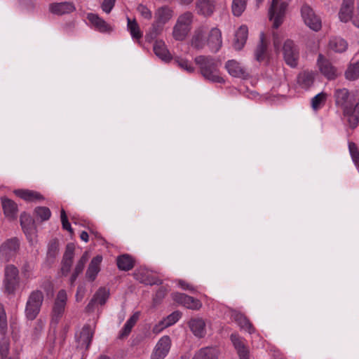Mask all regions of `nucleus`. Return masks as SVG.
<instances>
[{
  "label": "nucleus",
  "instance_id": "nucleus-54",
  "mask_svg": "<svg viewBox=\"0 0 359 359\" xmlns=\"http://www.w3.org/2000/svg\"><path fill=\"white\" fill-rule=\"evenodd\" d=\"M60 217L63 229L72 232V229L70 223L68 222L66 212L63 209L61 210Z\"/></svg>",
  "mask_w": 359,
  "mask_h": 359
},
{
  "label": "nucleus",
  "instance_id": "nucleus-53",
  "mask_svg": "<svg viewBox=\"0 0 359 359\" xmlns=\"http://www.w3.org/2000/svg\"><path fill=\"white\" fill-rule=\"evenodd\" d=\"M116 0H104L102 4V9L106 13H109L114 6Z\"/></svg>",
  "mask_w": 359,
  "mask_h": 359
},
{
  "label": "nucleus",
  "instance_id": "nucleus-3",
  "mask_svg": "<svg viewBox=\"0 0 359 359\" xmlns=\"http://www.w3.org/2000/svg\"><path fill=\"white\" fill-rule=\"evenodd\" d=\"M43 293L39 290L29 294L25 306V313L28 320H34L40 312L43 302Z\"/></svg>",
  "mask_w": 359,
  "mask_h": 359
},
{
  "label": "nucleus",
  "instance_id": "nucleus-1",
  "mask_svg": "<svg viewBox=\"0 0 359 359\" xmlns=\"http://www.w3.org/2000/svg\"><path fill=\"white\" fill-rule=\"evenodd\" d=\"M195 62L199 66L203 76L213 83H222L224 79L219 75V62L211 56L199 55L195 58Z\"/></svg>",
  "mask_w": 359,
  "mask_h": 359
},
{
  "label": "nucleus",
  "instance_id": "nucleus-35",
  "mask_svg": "<svg viewBox=\"0 0 359 359\" xmlns=\"http://www.w3.org/2000/svg\"><path fill=\"white\" fill-rule=\"evenodd\" d=\"M347 47V42L340 37H333L330 40L329 48L334 52L342 53Z\"/></svg>",
  "mask_w": 359,
  "mask_h": 359
},
{
  "label": "nucleus",
  "instance_id": "nucleus-48",
  "mask_svg": "<svg viewBox=\"0 0 359 359\" xmlns=\"http://www.w3.org/2000/svg\"><path fill=\"white\" fill-rule=\"evenodd\" d=\"M348 150L353 162L359 169V150L356 144L353 142H348Z\"/></svg>",
  "mask_w": 359,
  "mask_h": 359
},
{
  "label": "nucleus",
  "instance_id": "nucleus-4",
  "mask_svg": "<svg viewBox=\"0 0 359 359\" xmlns=\"http://www.w3.org/2000/svg\"><path fill=\"white\" fill-rule=\"evenodd\" d=\"M193 14L186 12L180 15L173 28L172 35L175 40L183 41L191 29Z\"/></svg>",
  "mask_w": 359,
  "mask_h": 359
},
{
  "label": "nucleus",
  "instance_id": "nucleus-24",
  "mask_svg": "<svg viewBox=\"0 0 359 359\" xmlns=\"http://www.w3.org/2000/svg\"><path fill=\"white\" fill-rule=\"evenodd\" d=\"M354 0H343L339 12V18L341 22H347L353 18Z\"/></svg>",
  "mask_w": 359,
  "mask_h": 359
},
{
  "label": "nucleus",
  "instance_id": "nucleus-16",
  "mask_svg": "<svg viewBox=\"0 0 359 359\" xmlns=\"http://www.w3.org/2000/svg\"><path fill=\"white\" fill-rule=\"evenodd\" d=\"M255 57L259 62H268L269 60L268 42L266 40L264 33H261L260 34V41L255 49Z\"/></svg>",
  "mask_w": 359,
  "mask_h": 359
},
{
  "label": "nucleus",
  "instance_id": "nucleus-47",
  "mask_svg": "<svg viewBox=\"0 0 359 359\" xmlns=\"http://www.w3.org/2000/svg\"><path fill=\"white\" fill-rule=\"evenodd\" d=\"M8 329L7 317L4 306L0 304V334H6Z\"/></svg>",
  "mask_w": 359,
  "mask_h": 359
},
{
  "label": "nucleus",
  "instance_id": "nucleus-22",
  "mask_svg": "<svg viewBox=\"0 0 359 359\" xmlns=\"http://www.w3.org/2000/svg\"><path fill=\"white\" fill-rule=\"evenodd\" d=\"M102 261V257L101 255H97L92 259L86 273V277L88 280L93 281L95 280L100 271Z\"/></svg>",
  "mask_w": 359,
  "mask_h": 359
},
{
  "label": "nucleus",
  "instance_id": "nucleus-9",
  "mask_svg": "<svg viewBox=\"0 0 359 359\" xmlns=\"http://www.w3.org/2000/svg\"><path fill=\"white\" fill-rule=\"evenodd\" d=\"M283 51L286 64L292 67H296L299 59V50L294 42L290 39L285 41Z\"/></svg>",
  "mask_w": 359,
  "mask_h": 359
},
{
  "label": "nucleus",
  "instance_id": "nucleus-12",
  "mask_svg": "<svg viewBox=\"0 0 359 359\" xmlns=\"http://www.w3.org/2000/svg\"><path fill=\"white\" fill-rule=\"evenodd\" d=\"M172 299L177 303L189 309L198 310L202 306V304L200 300L183 293H173Z\"/></svg>",
  "mask_w": 359,
  "mask_h": 359
},
{
  "label": "nucleus",
  "instance_id": "nucleus-43",
  "mask_svg": "<svg viewBox=\"0 0 359 359\" xmlns=\"http://www.w3.org/2000/svg\"><path fill=\"white\" fill-rule=\"evenodd\" d=\"M175 62L182 70L187 73H192L195 70L193 63L187 59L177 57L175 58Z\"/></svg>",
  "mask_w": 359,
  "mask_h": 359
},
{
  "label": "nucleus",
  "instance_id": "nucleus-19",
  "mask_svg": "<svg viewBox=\"0 0 359 359\" xmlns=\"http://www.w3.org/2000/svg\"><path fill=\"white\" fill-rule=\"evenodd\" d=\"M50 11L57 15L69 14L75 11V6L71 2L53 3L49 6Z\"/></svg>",
  "mask_w": 359,
  "mask_h": 359
},
{
  "label": "nucleus",
  "instance_id": "nucleus-44",
  "mask_svg": "<svg viewBox=\"0 0 359 359\" xmlns=\"http://www.w3.org/2000/svg\"><path fill=\"white\" fill-rule=\"evenodd\" d=\"M245 92V96L250 98V99H255V100H259L262 97H264L266 100H270L271 102H276L278 101V99L276 98V95H271L270 91H268L265 93L264 95H260L258 91H244Z\"/></svg>",
  "mask_w": 359,
  "mask_h": 359
},
{
  "label": "nucleus",
  "instance_id": "nucleus-40",
  "mask_svg": "<svg viewBox=\"0 0 359 359\" xmlns=\"http://www.w3.org/2000/svg\"><path fill=\"white\" fill-rule=\"evenodd\" d=\"M327 96V94L324 91H321L314 96L311 100L312 109L314 111H318L321 109L325 105Z\"/></svg>",
  "mask_w": 359,
  "mask_h": 359
},
{
  "label": "nucleus",
  "instance_id": "nucleus-36",
  "mask_svg": "<svg viewBox=\"0 0 359 359\" xmlns=\"http://www.w3.org/2000/svg\"><path fill=\"white\" fill-rule=\"evenodd\" d=\"M118 268L123 271H129L133 267L134 262L128 255H123L117 258Z\"/></svg>",
  "mask_w": 359,
  "mask_h": 359
},
{
  "label": "nucleus",
  "instance_id": "nucleus-37",
  "mask_svg": "<svg viewBox=\"0 0 359 359\" xmlns=\"http://www.w3.org/2000/svg\"><path fill=\"white\" fill-rule=\"evenodd\" d=\"M314 80V74L310 72H304L299 74L297 82L302 88H309Z\"/></svg>",
  "mask_w": 359,
  "mask_h": 359
},
{
  "label": "nucleus",
  "instance_id": "nucleus-55",
  "mask_svg": "<svg viewBox=\"0 0 359 359\" xmlns=\"http://www.w3.org/2000/svg\"><path fill=\"white\" fill-rule=\"evenodd\" d=\"M140 316V313L139 311L135 312L130 318L126 321V325H127L130 328H133V326L135 325L137 321L138 320Z\"/></svg>",
  "mask_w": 359,
  "mask_h": 359
},
{
  "label": "nucleus",
  "instance_id": "nucleus-23",
  "mask_svg": "<svg viewBox=\"0 0 359 359\" xmlns=\"http://www.w3.org/2000/svg\"><path fill=\"white\" fill-rule=\"evenodd\" d=\"M87 18L96 30L100 32H109L111 31V26L98 15L88 13Z\"/></svg>",
  "mask_w": 359,
  "mask_h": 359
},
{
  "label": "nucleus",
  "instance_id": "nucleus-34",
  "mask_svg": "<svg viewBox=\"0 0 359 359\" xmlns=\"http://www.w3.org/2000/svg\"><path fill=\"white\" fill-rule=\"evenodd\" d=\"M89 255L88 252H85L80 259L76 263L74 272L70 278V283L73 285L76 280L78 276L81 274L84 269L85 264L88 259Z\"/></svg>",
  "mask_w": 359,
  "mask_h": 359
},
{
  "label": "nucleus",
  "instance_id": "nucleus-42",
  "mask_svg": "<svg viewBox=\"0 0 359 359\" xmlns=\"http://www.w3.org/2000/svg\"><path fill=\"white\" fill-rule=\"evenodd\" d=\"M127 27L133 39L139 40L142 37L143 34L141 32L140 27L135 20H131L130 19L128 18Z\"/></svg>",
  "mask_w": 359,
  "mask_h": 359
},
{
  "label": "nucleus",
  "instance_id": "nucleus-38",
  "mask_svg": "<svg viewBox=\"0 0 359 359\" xmlns=\"http://www.w3.org/2000/svg\"><path fill=\"white\" fill-rule=\"evenodd\" d=\"M233 320L238 323L241 329L248 331L249 333L254 332V329L249 320L241 313H234L233 315Z\"/></svg>",
  "mask_w": 359,
  "mask_h": 359
},
{
  "label": "nucleus",
  "instance_id": "nucleus-50",
  "mask_svg": "<svg viewBox=\"0 0 359 359\" xmlns=\"http://www.w3.org/2000/svg\"><path fill=\"white\" fill-rule=\"evenodd\" d=\"M181 313L179 311H174L165 318L163 320V322L166 323L168 327L171 326L176 323L181 318Z\"/></svg>",
  "mask_w": 359,
  "mask_h": 359
},
{
  "label": "nucleus",
  "instance_id": "nucleus-18",
  "mask_svg": "<svg viewBox=\"0 0 359 359\" xmlns=\"http://www.w3.org/2000/svg\"><path fill=\"white\" fill-rule=\"evenodd\" d=\"M318 64L321 73L328 79H334L337 76V69L321 54L318 55Z\"/></svg>",
  "mask_w": 359,
  "mask_h": 359
},
{
  "label": "nucleus",
  "instance_id": "nucleus-5",
  "mask_svg": "<svg viewBox=\"0 0 359 359\" xmlns=\"http://www.w3.org/2000/svg\"><path fill=\"white\" fill-rule=\"evenodd\" d=\"M67 294L65 290H60L54 300L51 311V324L57 325L65 312Z\"/></svg>",
  "mask_w": 359,
  "mask_h": 359
},
{
  "label": "nucleus",
  "instance_id": "nucleus-46",
  "mask_svg": "<svg viewBox=\"0 0 359 359\" xmlns=\"http://www.w3.org/2000/svg\"><path fill=\"white\" fill-rule=\"evenodd\" d=\"M9 346H10V340L9 338L6 336V334H1V337L0 339V356L2 358H5V357L8 356L9 353Z\"/></svg>",
  "mask_w": 359,
  "mask_h": 359
},
{
  "label": "nucleus",
  "instance_id": "nucleus-39",
  "mask_svg": "<svg viewBox=\"0 0 359 359\" xmlns=\"http://www.w3.org/2000/svg\"><path fill=\"white\" fill-rule=\"evenodd\" d=\"M172 16V11L168 7H161L156 13V20L165 25Z\"/></svg>",
  "mask_w": 359,
  "mask_h": 359
},
{
  "label": "nucleus",
  "instance_id": "nucleus-26",
  "mask_svg": "<svg viewBox=\"0 0 359 359\" xmlns=\"http://www.w3.org/2000/svg\"><path fill=\"white\" fill-rule=\"evenodd\" d=\"M206 30L203 27L197 29L192 36L191 44L196 49H202L206 44Z\"/></svg>",
  "mask_w": 359,
  "mask_h": 359
},
{
  "label": "nucleus",
  "instance_id": "nucleus-31",
  "mask_svg": "<svg viewBox=\"0 0 359 359\" xmlns=\"http://www.w3.org/2000/svg\"><path fill=\"white\" fill-rule=\"evenodd\" d=\"M2 207L6 217L14 219L18 212V205L12 200L7 198H2Z\"/></svg>",
  "mask_w": 359,
  "mask_h": 359
},
{
  "label": "nucleus",
  "instance_id": "nucleus-2",
  "mask_svg": "<svg viewBox=\"0 0 359 359\" xmlns=\"http://www.w3.org/2000/svg\"><path fill=\"white\" fill-rule=\"evenodd\" d=\"M20 279L18 269L13 265L8 264L4 269V276L2 283V289L5 294H15L19 288Z\"/></svg>",
  "mask_w": 359,
  "mask_h": 359
},
{
  "label": "nucleus",
  "instance_id": "nucleus-59",
  "mask_svg": "<svg viewBox=\"0 0 359 359\" xmlns=\"http://www.w3.org/2000/svg\"><path fill=\"white\" fill-rule=\"evenodd\" d=\"M138 10L144 18L150 19L151 18V12L147 7L140 6Z\"/></svg>",
  "mask_w": 359,
  "mask_h": 359
},
{
  "label": "nucleus",
  "instance_id": "nucleus-7",
  "mask_svg": "<svg viewBox=\"0 0 359 359\" xmlns=\"http://www.w3.org/2000/svg\"><path fill=\"white\" fill-rule=\"evenodd\" d=\"M302 18L305 24L315 32L319 31L322 27V20L313 10L308 5H304L301 9Z\"/></svg>",
  "mask_w": 359,
  "mask_h": 359
},
{
  "label": "nucleus",
  "instance_id": "nucleus-60",
  "mask_svg": "<svg viewBox=\"0 0 359 359\" xmlns=\"http://www.w3.org/2000/svg\"><path fill=\"white\" fill-rule=\"evenodd\" d=\"M131 330H132L131 328H130L127 325H124L123 327L119 332L118 337L120 339H123V338L127 337L129 335V334L130 333Z\"/></svg>",
  "mask_w": 359,
  "mask_h": 359
},
{
  "label": "nucleus",
  "instance_id": "nucleus-61",
  "mask_svg": "<svg viewBox=\"0 0 359 359\" xmlns=\"http://www.w3.org/2000/svg\"><path fill=\"white\" fill-rule=\"evenodd\" d=\"M352 20L354 25L359 27V0H357V13L353 15Z\"/></svg>",
  "mask_w": 359,
  "mask_h": 359
},
{
  "label": "nucleus",
  "instance_id": "nucleus-21",
  "mask_svg": "<svg viewBox=\"0 0 359 359\" xmlns=\"http://www.w3.org/2000/svg\"><path fill=\"white\" fill-rule=\"evenodd\" d=\"M74 248L72 245H67L65 252L62 261L61 273L63 276H67L69 273L74 258Z\"/></svg>",
  "mask_w": 359,
  "mask_h": 359
},
{
  "label": "nucleus",
  "instance_id": "nucleus-30",
  "mask_svg": "<svg viewBox=\"0 0 359 359\" xmlns=\"http://www.w3.org/2000/svg\"><path fill=\"white\" fill-rule=\"evenodd\" d=\"M154 51L156 56L165 62L171 60L172 57L166 48L165 43L162 41H156L154 45Z\"/></svg>",
  "mask_w": 359,
  "mask_h": 359
},
{
  "label": "nucleus",
  "instance_id": "nucleus-57",
  "mask_svg": "<svg viewBox=\"0 0 359 359\" xmlns=\"http://www.w3.org/2000/svg\"><path fill=\"white\" fill-rule=\"evenodd\" d=\"M166 327H168L166 323L163 322L162 320L153 327L152 332L154 334H157L162 332Z\"/></svg>",
  "mask_w": 359,
  "mask_h": 359
},
{
  "label": "nucleus",
  "instance_id": "nucleus-64",
  "mask_svg": "<svg viewBox=\"0 0 359 359\" xmlns=\"http://www.w3.org/2000/svg\"><path fill=\"white\" fill-rule=\"evenodd\" d=\"M56 252H57V246H56L55 245H51V246L50 247V248H49V250H48V254L49 255H53V256H54V255H55V254L56 253Z\"/></svg>",
  "mask_w": 359,
  "mask_h": 359
},
{
  "label": "nucleus",
  "instance_id": "nucleus-11",
  "mask_svg": "<svg viewBox=\"0 0 359 359\" xmlns=\"http://www.w3.org/2000/svg\"><path fill=\"white\" fill-rule=\"evenodd\" d=\"M20 224L22 228L27 236V239L32 245L36 242V229L32 218L30 215L22 213L20 215Z\"/></svg>",
  "mask_w": 359,
  "mask_h": 359
},
{
  "label": "nucleus",
  "instance_id": "nucleus-20",
  "mask_svg": "<svg viewBox=\"0 0 359 359\" xmlns=\"http://www.w3.org/2000/svg\"><path fill=\"white\" fill-rule=\"evenodd\" d=\"M231 340L240 359H249V350L245 346L244 340L236 334L231 335Z\"/></svg>",
  "mask_w": 359,
  "mask_h": 359
},
{
  "label": "nucleus",
  "instance_id": "nucleus-32",
  "mask_svg": "<svg viewBox=\"0 0 359 359\" xmlns=\"http://www.w3.org/2000/svg\"><path fill=\"white\" fill-rule=\"evenodd\" d=\"M14 193L18 197L28 202L43 199V197L39 193L28 189H17L14 191Z\"/></svg>",
  "mask_w": 359,
  "mask_h": 359
},
{
  "label": "nucleus",
  "instance_id": "nucleus-14",
  "mask_svg": "<svg viewBox=\"0 0 359 359\" xmlns=\"http://www.w3.org/2000/svg\"><path fill=\"white\" fill-rule=\"evenodd\" d=\"M334 97L337 105L343 107L346 113H348V109L352 107L355 101L349 91H336Z\"/></svg>",
  "mask_w": 359,
  "mask_h": 359
},
{
  "label": "nucleus",
  "instance_id": "nucleus-62",
  "mask_svg": "<svg viewBox=\"0 0 359 359\" xmlns=\"http://www.w3.org/2000/svg\"><path fill=\"white\" fill-rule=\"evenodd\" d=\"M86 289L83 286H79L76 294V301H81L84 295Z\"/></svg>",
  "mask_w": 359,
  "mask_h": 359
},
{
  "label": "nucleus",
  "instance_id": "nucleus-41",
  "mask_svg": "<svg viewBox=\"0 0 359 359\" xmlns=\"http://www.w3.org/2000/svg\"><path fill=\"white\" fill-rule=\"evenodd\" d=\"M345 76L350 81H354L359 78V60L350 63L345 72Z\"/></svg>",
  "mask_w": 359,
  "mask_h": 359
},
{
  "label": "nucleus",
  "instance_id": "nucleus-6",
  "mask_svg": "<svg viewBox=\"0 0 359 359\" xmlns=\"http://www.w3.org/2000/svg\"><path fill=\"white\" fill-rule=\"evenodd\" d=\"M287 3L282 0H272L269 11V20L273 21V27L275 29L279 27L283 23Z\"/></svg>",
  "mask_w": 359,
  "mask_h": 359
},
{
  "label": "nucleus",
  "instance_id": "nucleus-51",
  "mask_svg": "<svg viewBox=\"0 0 359 359\" xmlns=\"http://www.w3.org/2000/svg\"><path fill=\"white\" fill-rule=\"evenodd\" d=\"M163 24L160 23L156 20L154 23L152 25V27L149 34L151 39L156 38L158 34H161L163 29Z\"/></svg>",
  "mask_w": 359,
  "mask_h": 359
},
{
  "label": "nucleus",
  "instance_id": "nucleus-27",
  "mask_svg": "<svg viewBox=\"0 0 359 359\" xmlns=\"http://www.w3.org/2000/svg\"><path fill=\"white\" fill-rule=\"evenodd\" d=\"M248 29L247 26L242 25L236 31L233 47L236 50H240L244 46L248 39Z\"/></svg>",
  "mask_w": 359,
  "mask_h": 359
},
{
  "label": "nucleus",
  "instance_id": "nucleus-13",
  "mask_svg": "<svg viewBox=\"0 0 359 359\" xmlns=\"http://www.w3.org/2000/svg\"><path fill=\"white\" fill-rule=\"evenodd\" d=\"M19 247L20 241L18 238L8 239L0 246V259L5 258L8 260L18 250Z\"/></svg>",
  "mask_w": 359,
  "mask_h": 359
},
{
  "label": "nucleus",
  "instance_id": "nucleus-33",
  "mask_svg": "<svg viewBox=\"0 0 359 359\" xmlns=\"http://www.w3.org/2000/svg\"><path fill=\"white\" fill-rule=\"evenodd\" d=\"M218 351L216 348L205 347L197 351L193 359H217Z\"/></svg>",
  "mask_w": 359,
  "mask_h": 359
},
{
  "label": "nucleus",
  "instance_id": "nucleus-45",
  "mask_svg": "<svg viewBox=\"0 0 359 359\" xmlns=\"http://www.w3.org/2000/svg\"><path fill=\"white\" fill-rule=\"evenodd\" d=\"M247 0H233L231 9L233 15L240 16L246 8Z\"/></svg>",
  "mask_w": 359,
  "mask_h": 359
},
{
  "label": "nucleus",
  "instance_id": "nucleus-56",
  "mask_svg": "<svg viewBox=\"0 0 359 359\" xmlns=\"http://www.w3.org/2000/svg\"><path fill=\"white\" fill-rule=\"evenodd\" d=\"M348 121L350 125V127H351L352 128H355L358 126V122H359L358 115H356L353 113L351 114H349L348 116Z\"/></svg>",
  "mask_w": 359,
  "mask_h": 359
},
{
  "label": "nucleus",
  "instance_id": "nucleus-28",
  "mask_svg": "<svg viewBox=\"0 0 359 359\" xmlns=\"http://www.w3.org/2000/svg\"><path fill=\"white\" fill-rule=\"evenodd\" d=\"M109 297V290L105 287H100L94 294L93 298L88 304L87 309L90 310L94 304L97 303L103 305L106 303Z\"/></svg>",
  "mask_w": 359,
  "mask_h": 359
},
{
  "label": "nucleus",
  "instance_id": "nucleus-58",
  "mask_svg": "<svg viewBox=\"0 0 359 359\" xmlns=\"http://www.w3.org/2000/svg\"><path fill=\"white\" fill-rule=\"evenodd\" d=\"M178 285L184 290H189L190 292H194L195 288L191 285L190 284L187 283L184 280H179L177 281Z\"/></svg>",
  "mask_w": 359,
  "mask_h": 359
},
{
  "label": "nucleus",
  "instance_id": "nucleus-15",
  "mask_svg": "<svg viewBox=\"0 0 359 359\" xmlns=\"http://www.w3.org/2000/svg\"><path fill=\"white\" fill-rule=\"evenodd\" d=\"M225 69L233 77L245 79L248 76L245 68L236 60H229L225 63Z\"/></svg>",
  "mask_w": 359,
  "mask_h": 359
},
{
  "label": "nucleus",
  "instance_id": "nucleus-10",
  "mask_svg": "<svg viewBox=\"0 0 359 359\" xmlns=\"http://www.w3.org/2000/svg\"><path fill=\"white\" fill-rule=\"evenodd\" d=\"M171 340L167 335L163 336L156 343L150 359H164L170 351Z\"/></svg>",
  "mask_w": 359,
  "mask_h": 359
},
{
  "label": "nucleus",
  "instance_id": "nucleus-25",
  "mask_svg": "<svg viewBox=\"0 0 359 359\" xmlns=\"http://www.w3.org/2000/svg\"><path fill=\"white\" fill-rule=\"evenodd\" d=\"M193 334L198 337H203L206 334L205 323L202 318H194L189 322Z\"/></svg>",
  "mask_w": 359,
  "mask_h": 359
},
{
  "label": "nucleus",
  "instance_id": "nucleus-17",
  "mask_svg": "<svg viewBox=\"0 0 359 359\" xmlns=\"http://www.w3.org/2000/svg\"><path fill=\"white\" fill-rule=\"evenodd\" d=\"M206 43L212 53H216L221 48L222 45V33L219 29L212 28L210 30Z\"/></svg>",
  "mask_w": 359,
  "mask_h": 359
},
{
  "label": "nucleus",
  "instance_id": "nucleus-52",
  "mask_svg": "<svg viewBox=\"0 0 359 359\" xmlns=\"http://www.w3.org/2000/svg\"><path fill=\"white\" fill-rule=\"evenodd\" d=\"M33 266L29 263H25L21 268L23 276L28 279L32 277Z\"/></svg>",
  "mask_w": 359,
  "mask_h": 359
},
{
  "label": "nucleus",
  "instance_id": "nucleus-29",
  "mask_svg": "<svg viewBox=\"0 0 359 359\" xmlns=\"http://www.w3.org/2000/svg\"><path fill=\"white\" fill-rule=\"evenodd\" d=\"M196 10L198 14L204 16L211 15L215 10V4L212 0H198Z\"/></svg>",
  "mask_w": 359,
  "mask_h": 359
},
{
  "label": "nucleus",
  "instance_id": "nucleus-8",
  "mask_svg": "<svg viewBox=\"0 0 359 359\" xmlns=\"http://www.w3.org/2000/svg\"><path fill=\"white\" fill-rule=\"evenodd\" d=\"M95 328V323L87 324L76 334L78 347L85 349L88 348L94 334Z\"/></svg>",
  "mask_w": 359,
  "mask_h": 359
},
{
  "label": "nucleus",
  "instance_id": "nucleus-49",
  "mask_svg": "<svg viewBox=\"0 0 359 359\" xmlns=\"http://www.w3.org/2000/svg\"><path fill=\"white\" fill-rule=\"evenodd\" d=\"M34 212L36 217L41 221L48 220L51 215L50 210L46 207H38Z\"/></svg>",
  "mask_w": 359,
  "mask_h": 359
},
{
  "label": "nucleus",
  "instance_id": "nucleus-63",
  "mask_svg": "<svg viewBox=\"0 0 359 359\" xmlns=\"http://www.w3.org/2000/svg\"><path fill=\"white\" fill-rule=\"evenodd\" d=\"M273 45L276 50H278L281 45L278 36L275 34H273Z\"/></svg>",
  "mask_w": 359,
  "mask_h": 359
}]
</instances>
